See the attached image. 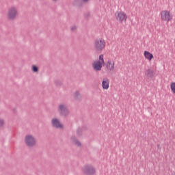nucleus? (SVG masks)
<instances>
[{"mask_svg": "<svg viewBox=\"0 0 175 175\" xmlns=\"http://www.w3.org/2000/svg\"><path fill=\"white\" fill-rule=\"evenodd\" d=\"M160 20L163 23H170L173 20V14L169 10H163L160 12L159 14Z\"/></svg>", "mask_w": 175, "mask_h": 175, "instance_id": "1", "label": "nucleus"}, {"mask_svg": "<svg viewBox=\"0 0 175 175\" xmlns=\"http://www.w3.org/2000/svg\"><path fill=\"white\" fill-rule=\"evenodd\" d=\"M115 18L119 24H122L124 23H126L128 20V15H126V12L121 10L117 11L115 13Z\"/></svg>", "mask_w": 175, "mask_h": 175, "instance_id": "2", "label": "nucleus"}, {"mask_svg": "<svg viewBox=\"0 0 175 175\" xmlns=\"http://www.w3.org/2000/svg\"><path fill=\"white\" fill-rule=\"evenodd\" d=\"M18 14V11L17 10L16 7H11L10 8L6 14V17L8 20H14L16 17H17V15Z\"/></svg>", "mask_w": 175, "mask_h": 175, "instance_id": "3", "label": "nucleus"}, {"mask_svg": "<svg viewBox=\"0 0 175 175\" xmlns=\"http://www.w3.org/2000/svg\"><path fill=\"white\" fill-rule=\"evenodd\" d=\"M94 47L97 51H102L106 47V42L103 38H97L94 41Z\"/></svg>", "mask_w": 175, "mask_h": 175, "instance_id": "4", "label": "nucleus"}, {"mask_svg": "<svg viewBox=\"0 0 175 175\" xmlns=\"http://www.w3.org/2000/svg\"><path fill=\"white\" fill-rule=\"evenodd\" d=\"M103 65H105V59H103V55H100L98 57V60L93 62V69L96 71L100 70Z\"/></svg>", "mask_w": 175, "mask_h": 175, "instance_id": "5", "label": "nucleus"}, {"mask_svg": "<svg viewBox=\"0 0 175 175\" xmlns=\"http://www.w3.org/2000/svg\"><path fill=\"white\" fill-rule=\"evenodd\" d=\"M25 143L27 147H35L36 146V138L32 135H27L25 137Z\"/></svg>", "mask_w": 175, "mask_h": 175, "instance_id": "6", "label": "nucleus"}, {"mask_svg": "<svg viewBox=\"0 0 175 175\" xmlns=\"http://www.w3.org/2000/svg\"><path fill=\"white\" fill-rule=\"evenodd\" d=\"M82 172L85 175L95 174V169L92 165H86L82 168Z\"/></svg>", "mask_w": 175, "mask_h": 175, "instance_id": "7", "label": "nucleus"}, {"mask_svg": "<svg viewBox=\"0 0 175 175\" xmlns=\"http://www.w3.org/2000/svg\"><path fill=\"white\" fill-rule=\"evenodd\" d=\"M51 124L55 128H59V129H62V128H64L62 124H61L59 120L55 118L52 119Z\"/></svg>", "mask_w": 175, "mask_h": 175, "instance_id": "8", "label": "nucleus"}, {"mask_svg": "<svg viewBox=\"0 0 175 175\" xmlns=\"http://www.w3.org/2000/svg\"><path fill=\"white\" fill-rule=\"evenodd\" d=\"M144 57L145 59H146V61L151 62L152 61V59L154 58V55L148 51H144Z\"/></svg>", "mask_w": 175, "mask_h": 175, "instance_id": "9", "label": "nucleus"}, {"mask_svg": "<svg viewBox=\"0 0 175 175\" xmlns=\"http://www.w3.org/2000/svg\"><path fill=\"white\" fill-rule=\"evenodd\" d=\"M59 111L63 116L68 114V109L66 108V105L64 104L59 105Z\"/></svg>", "mask_w": 175, "mask_h": 175, "instance_id": "10", "label": "nucleus"}, {"mask_svg": "<svg viewBox=\"0 0 175 175\" xmlns=\"http://www.w3.org/2000/svg\"><path fill=\"white\" fill-rule=\"evenodd\" d=\"M102 87L103 90H109V80L103 81Z\"/></svg>", "mask_w": 175, "mask_h": 175, "instance_id": "11", "label": "nucleus"}, {"mask_svg": "<svg viewBox=\"0 0 175 175\" xmlns=\"http://www.w3.org/2000/svg\"><path fill=\"white\" fill-rule=\"evenodd\" d=\"M71 142L73 143V144L77 146V147H81V143L77 141L75 137L71 138Z\"/></svg>", "mask_w": 175, "mask_h": 175, "instance_id": "12", "label": "nucleus"}, {"mask_svg": "<svg viewBox=\"0 0 175 175\" xmlns=\"http://www.w3.org/2000/svg\"><path fill=\"white\" fill-rule=\"evenodd\" d=\"M171 92L175 95V82H171L170 84Z\"/></svg>", "mask_w": 175, "mask_h": 175, "instance_id": "13", "label": "nucleus"}, {"mask_svg": "<svg viewBox=\"0 0 175 175\" xmlns=\"http://www.w3.org/2000/svg\"><path fill=\"white\" fill-rule=\"evenodd\" d=\"M146 75L148 76V77H154V72L151 70H148L146 72Z\"/></svg>", "mask_w": 175, "mask_h": 175, "instance_id": "14", "label": "nucleus"}, {"mask_svg": "<svg viewBox=\"0 0 175 175\" xmlns=\"http://www.w3.org/2000/svg\"><path fill=\"white\" fill-rule=\"evenodd\" d=\"M31 70L32 72H34V73H36V72H38V67L35 65H33L31 66Z\"/></svg>", "mask_w": 175, "mask_h": 175, "instance_id": "15", "label": "nucleus"}, {"mask_svg": "<svg viewBox=\"0 0 175 175\" xmlns=\"http://www.w3.org/2000/svg\"><path fill=\"white\" fill-rule=\"evenodd\" d=\"M3 125H5V122L3 121V120L0 119V128H2Z\"/></svg>", "mask_w": 175, "mask_h": 175, "instance_id": "16", "label": "nucleus"}, {"mask_svg": "<svg viewBox=\"0 0 175 175\" xmlns=\"http://www.w3.org/2000/svg\"><path fill=\"white\" fill-rule=\"evenodd\" d=\"M70 29L71 31H76V29H77V27L76 26H72Z\"/></svg>", "mask_w": 175, "mask_h": 175, "instance_id": "17", "label": "nucleus"}, {"mask_svg": "<svg viewBox=\"0 0 175 175\" xmlns=\"http://www.w3.org/2000/svg\"><path fill=\"white\" fill-rule=\"evenodd\" d=\"M75 97L77 98V99H79V98H80V94L79 92H76Z\"/></svg>", "mask_w": 175, "mask_h": 175, "instance_id": "18", "label": "nucleus"}, {"mask_svg": "<svg viewBox=\"0 0 175 175\" xmlns=\"http://www.w3.org/2000/svg\"><path fill=\"white\" fill-rule=\"evenodd\" d=\"M111 69H114V63H112V66L111 68Z\"/></svg>", "mask_w": 175, "mask_h": 175, "instance_id": "19", "label": "nucleus"}, {"mask_svg": "<svg viewBox=\"0 0 175 175\" xmlns=\"http://www.w3.org/2000/svg\"><path fill=\"white\" fill-rule=\"evenodd\" d=\"M83 2H87L88 0H83Z\"/></svg>", "mask_w": 175, "mask_h": 175, "instance_id": "20", "label": "nucleus"}, {"mask_svg": "<svg viewBox=\"0 0 175 175\" xmlns=\"http://www.w3.org/2000/svg\"><path fill=\"white\" fill-rule=\"evenodd\" d=\"M172 175H175V172L172 173Z\"/></svg>", "mask_w": 175, "mask_h": 175, "instance_id": "21", "label": "nucleus"}]
</instances>
